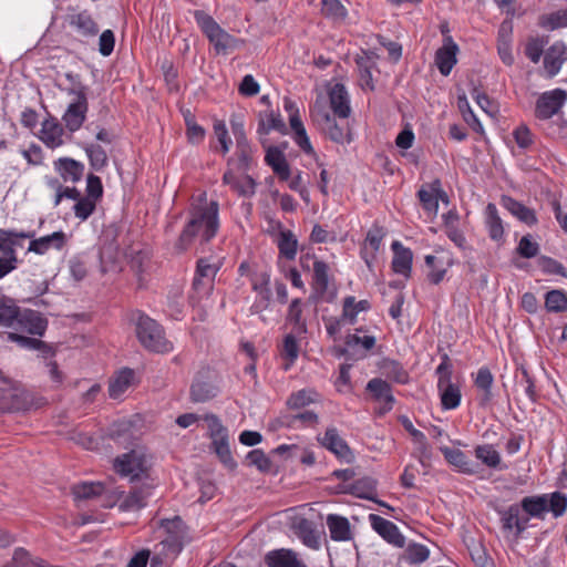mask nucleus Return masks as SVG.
Instances as JSON below:
<instances>
[{
    "label": "nucleus",
    "instance_id": "052dcab7",
    "mask_svg": "<svg viewBox=\"0 0 567 567\" xmlns=\"http://www.w3.org/2000/svg\"><path fill=\"white\" fill-rule=\"evenodd\" d=\"M537 264L544 274L558 275L564 278H567L566 267L561 262L551 257L540 256L537 260Z\"/></svg>",
    "mask_w": 567,
    "mask_h": 567
},
{
    "label": "nucleus",
    "instance_id": "ddd939ff",
    "mask_svg": "<svg viewBox=\"0 0 567 567\" xmlns=\"http://www.w3.org/2000/svg\"><path fill=\"white\" fill-rule=\"evenodd\" d=\"M369 522L372 528L389 544L402 548L405 545V538L401 534L399 527L377 514L369 515Z\"/></svg>",
    "mask_w": 567,
    "mask_h": 567
},
{
    "label": "nucleus",
    "instance_id": "58836bf2",
    "mask_svg": "<svg viewBox=\"0 0 567 567\" xmlns=\"http://www.w3.org/2000/svg\"><path fill=\"white\" fill-rule=\"evenodd\" d=\"M134 378L132 369L121 370L114 379L110 381L109 394L112 399H118L131 385Z\"/></svg>",
    "mask_w": 567,
    "mask_h": 567
},
{
    "label": "nucleus",
    "instance_id": "864d4df0",
    "mask_svg": "<svg viewBox=\"0 0 567 567\" xmlns=\"http://www.w3.org/2000/svg\"><path fill=\"white\" fill-rule=\"evenodd\" d=\"M322 13L334 21H342L348 14V10L340 0H320Z\"/></svg>",
    "mask_w": 567,
    "mask_h": 567
},
{
    "label": "nucleus",
    "instance_id": "4468645a",
    "mask_svg": "<svg viewBox=\"0 0 567 567\" xmlns=\"http://www.w3.org/2000/svg\"><path fill=\"white\" fill-rule=\"evenodd\" d=\"M458 45L454 42L451 35L443 39V45L435 52V64L440 73L447 76L454 65L457 63Z\"/></svg>",
    "mask_w": 567,
    "mask_h": 567
},
{
    "label": "nucleus",
    "instance_id": "412c9836",
    "mask_svg": "<svg viewBox=\"0 0 567 567\" xmlns=\"http://www.w3.org/2000/svg\"><path fill=\"white\" fill-rule=\"evenodd\" d=\"M53 168L65 183H78L84 174V164L71 157H60L53 162Z\"/></svg>",
    "mask_w": 567,
    "mask_h": 567
},
{
    "label": "nucleus",
    "instance_id": "9b49d317",
    "mask_svg": "<svg viewBox=\"0 0 567 567\" xmlns=\"http://www.w3.org/2000/svg\"><path fill=\"white\" fill-rule=\"evenodd\" d=\"M329 271L330 267L326 261L315 258L311 281L312 293L309 300H312L313 302H317L322 299H326L328 301L330 300V298L326 297L329 291Z\"/></svg>",
    "mask_w": 567,
    "mask_h": 567
},
{
    "label": "nucleus",
    "instance_id": "774afa93",
    "mask_svg": "<svg viewBox=\"0 0 567 567\" xmlns=\"http://www.w3.org/2000/svg\"><path fill=\"white\" fill-rule=\"evenodd\" d=\"M548 495V511L555 517L563 516L567 511V496L561 492H554Z\"/></svg>",
    "mask_w": 567,
    "mask_h": 567
},
{
    "label": "nucleus",
    "instance_id": "ea45409f",
    "mask_svg": "<svg viewBox=\"0 0 567 567\" xmlns=\"http://www.w3.org/2000/svg\"><path fill=\"white\" fill-rule=\"evenodd\" d=\"M22 404V393L18 388H0V411L6 412L19 410Z\"/></svg>",
    "mask_w": 567,
    "mask_h": 567
},
{
    "label": "nucleus",
    "instance_id": "9d476101",
    "mask_svg": "<svg viewBox=\"0 0 567 567\" xmlns=\"http://www.w3.org/2000/svg\"><path fill=\"white\" fill-rule=\"evenodd\" d=\"M473 383L476 389V401L481 408L488 406L494 398V375L486 365L481 367L476 373L472 374Z\"/></svg>",
    "mask_w": 567,
    "mask_h": 567
},
{
    "label": "nucleus",
    "instance_id": "49530a36",
    "mask_svg": "<svg viewBox=\"0 0 567 567\" xmlns=\"http://www.w3.org/2000/svg\"><path fill=\"white\" fill-rule=\"evenodd\" d=\"M319 394L312 389H301L293 392L287 399V406L290 410H301L311 403L317 402Z\"/></svg>",
    "mask_w": 567,
    "mask_h": 567
},
{
    "label": "nucleus",
    "instance_id": "a878e982",
    "mask_svg": "<svg viewBox=\"0 0 567 567\" xmlns=\"http://www.w3.org/2000/svg\"><path fill=\"white\" fill-rule=\"evenodd\" d=\"M378 481L372 476H363L349 484L346 493L358 498L375 501Z\"/></svg>",
    "mask_w": 567,
    "mask_h": 567
},
{
    "label": "nucleus",
    "instance_id": "338daca9",
    "mask_svg": "<svg viewBox=\"0 0 567 567\" xmlns=\"http://www.w3.org/2000/svg\"><path fill=\"white\" fill-rule=\"evenodd\" d=\"M250 466L257 467L260 472H269L271 470V461L262 450L256 449L250 451L246 456Z\"/></svg>",
    "mask_w": 567,
    "mask_h": 567
},
{
    "label": "nucleus",
    "instance_id": "4be33fe9",
    "mask_svg": "<svg viewBox=\"0 0 567 567\" xmlns=\"http://www.w3.org/2000/svg\"><path fill=\"white\" fill-rule=\"evenodd\" d=\"M265 162L271 167L280 181L287 182L290 178L291 171L289 163L282 151H280L277 146L268 147Z\"/></svg>",
    "mask_w": 567,
    "mask_h": 567
},
{
    "label": "nucleus",
    "instance_id": "37998d69",
    "mask_svg": "<svg viewBox=\"0 0 567 567\" xmlns=\"http://www.w3.org/2000/svg\"><path fill=\"white\" fill-rule=\"evenodd\" d=\"M369 309L370 303L368 300L357 301L353 296H348L343 300L342 319L347 320L350 324H354L359 312L367 311Z\"/></svg>",
    "mask_w": 567,
    "mask_h": 567
},
{
    "label": "nucleus",
    "instance_id": "c85d7f7f",
    "mask_svg": "<svg viewBox=\"0 0 567 567\" xmlns=\"http://www.w3.org/2000/svg\"><path fill=\"white\" fill-rule=\"evenodd\" d=\"M485 226L488 236L494 241H501L504 237L503 220L498 215L495 204L488 203L485 208Z\"/></svg>",
    "mask_w": 567,
    "mask_h": 567
},
{
    "label": "nucleus",
    "instance_id": "7ed1b4c3",
    "mask_svg": "<svg viewBox=\"0 0 567 567\" xmlns=\"http://www.w3.org/2000/svg\"><path fill=\"white\" fill-rule=\"evenodd\" d=\"M194 19L217 54H227L238 48L240 40L224 30L207 12L196 10Z\"/></svg>",
    "mask_w": 567,
    "mask_h": 567
},
{
    "label": "nucleus",
    "instance_id": "6e6d98bb",
    "mask_svg": "<svg viewBox=\"0 0 567 567\" xmlns=\"http://www.w3.org/2000/svg\"><path fill=\"white\" fill-rule=\"evenodd\" d=\"M430 555V550L422 544H409L404 551V560L411 565H419L424 563Z\"/></svg>",
    "mask_w": 567,
    "mask_h": 567
},
{
    "label": "nucleus",
    "instance_id": "f704fd0d",
    "mask_svg": "<svg viewBox=\"0 0 567 567\" xmlns=\"http://www.w3.org/2000/svg\"><path fill=\"white\" fill-rule=\"evenodd\" d=\"M8 340L11 342H16L19 347L23 349L38 350L42 353L44 358H48L53 354V350L49 344L35 338L25 337L16 332H9Z\"/></svg>",
    "mask_w": 567,
    "mask_h": 567
},
{
    "label": "nucleus",
    "instance_id": "72a5a7b5",
    "mask_svg": "<svg viewBox=\"0 0 567 567\" xmlns=\"http://www.w3.org/2000/svg\"><path fill=\"white\" fill-rule=\"evenodd\" d=\"M63 127L53 121H44L41 128V141L50 148L61 146L63 142Z\"/></svg>",
    "mask_w": 567,
    "mask_h": 567
},
{
    "label": "nucleus",
    "instance_id": "e433bc0d",
    "mask_svg": "<svg viewBox=\"0 0 567 567\" xmlns=\"http://www.w3.org/2000/svg\"><path fill=\"white\" fill-rule=\"evenodd\" d=\"M272 130L281 134L287 133V126L280 114L269 111L266 112L264 116H260L257 133L260 135H267Z\"/></svg>",
    "mask_w": 567,
    "mask_h": 567
},
{
    "label": "nucleus",
    "instance_id": "aec40b11",
    "mask_svg": "<svg viewBox=\"0 0 567 567\" xmlns=\"http://www.w3.org/2000/svg\"><path fill=\"white\" fill-rule=\"evenodd\" d=\"M446 462L456 467L458 472L466 475H475L480 472L478 464L472 462L466 454L458 449H451L449 446L440 447Z\"/></svg>",
    "mask_w": 567,
    "mask_h": 567
},
{
    "label": "nucleus",
    "instance_id": "a18cd8bd",
    "mask_svg": "<svg viewBox=\"0 0 567 567\" xmlns=\"http://www.w3.org/2000/svg\"><path fill=\"white\" fill-rule=\"evenodd\" d=\"M474 454L484 465L489 468H499L502 457L499 452L492 444L477 445L474 449Z\"/></svg>",
    "mask_w": 567,
    "mask_h": 567
},
{
    "label": "nucleus",
    "instance_id": "2eb2a0df",
    "mask_svg": "<svg viewBox=\"0 0 567 567\" xmlns=\"http://www.w3.org/2000/svg\"><path fill=\"white\" fill-rule=\"evenodd\" d=\"M69 237L64 231H54L50 235L33 238L29 243L28 251L37 255H44L51 249L60 251L66 246Z\"/></svg>",
    "mask_w": 567,
    "mask_h": 567
},
{
    "label": "nucleus",
    "instance_id": "473e14b6",
    "mask_svg": "<svg viewBox=\"0 0 567 567\" xmlns=\"http://www.w3.org/2000/svg\"><path fill=\"white\" fill-rule=\"evenodd\" d=\"M153 484L143 483L141 486H134L123 501V506L127 509H140L146 506V499L152 494Z\"/></svg>",
    "mask_w": 567,
    "mask_h": 567
},
{
    "label": "nucleus",
    "instance_id": "603ef678",
    "mask_svg": "<svg viewBox=\"0 0 567 567\" xmlns=\"http://www.w3.org/2000/svg\"><path fill=\"white\" fill-rule=\"evenodd\" d=\"M105 487L102 483H82L74 485L72 488L73 495L78 499H90L100 496Z\"/></svg>",
    "mask_w": 567,
    "mask_h": 567
},
{
    "label": "nucleus",
    "instance_id": "f3484780",
    "mask_svg": "<svg viewBox=\"0 0 567 567\" xmlns=\"http://www.w3.org/2000/svg\"><path fill=\"white\" fill-rule=\"evenodd\" d=\"M264 563L267 567H307L298 553L289 548L269 550L264 556Z\"/></svg>",
    "mask_w": 567,
    "mask_h": 567
},
{
    "label": "nucleus",
    "instance_id": "4d7b16f0",
    "mask_svg": "<svg viewBox=\"0 0 567 567\" xmlns=\"http://www.w3.org/2000/svg\"><path fill=\"white\" fill-rule=\"evenodd\" d=\"M539 25L546 30H556L567 27V11L558 10L549 14L542 16Z\"/></svg>",
    "mask_w": 567,
    "mask_h": 567
},
{
    "label": "nucleus",
    "instance_id": "de8ad7c7",
    "mask_svg": "<svg viewBox=\"0 0 567 567\" xmlns=\"http://www.w3.org/2000/svg\"><path fill=\"white\" fill-rule=\"evenodd\" d=\"M545 308L548 312L567 311V293L561 289H553L546 292Z\"/></svg>",
    "mask_w": 567,
    "mask_h": 567
},
{
    "label": "nucleus",
    "instance_id": "20e7f679",
    "mask_svg": "<svg viewBox=\"0 0 567 567\" xmlns=\"http://www.w3.org/2000/svg\"><path fill=\"white\" fill-rule=\"evenodd\" d=\"M136 336L144 348L150 351L166 353L173 349L166 340L162 327L148 316L136 313Z\"/></svg>",
    "mask_w": 567,
    "mask_h": 567
},
{
    "label": "nucleus",
    "instance_id": "cd10ccee",
    "mask_svg": "<svg viewBox=\"0 0 567 567\" xmlns=\"http://www.w3.org/2000/svg\"><path fill=\"white\" fill-rule=\"evenodd\" d=\"M270 277L267 274H261L258 278L252 281V289L257 293V300L252 305L251 309L255 312L265 310L269 307L271 300Z\"/></svg>",
    "mask_w": 567,
    "mask_h": 567
},
{
    "label": "nucleus",
    "instance_id": "bf43d9fd",
    "mask_svg": "<svg viewBox=\"0 0 567 567\" xmlns=\"http://www.w3.org/2000/svg\"><path fill=\"white\" fill-rule=\"evenodd\" d=\"M281 355L284 359L288 360V364L285 367L286 370H288L289 367L293 364L298 359L299 344L293 334L289 333L285 337L281 348Z\"/></svg>",
    "mask_w": 567,
    "mask_h": 567
},
{
    "label": "nucleus",
    "instance_id": "5fc2aeb1",
    "mask_svg": "<svg viewBox=\"0 0 567 567\" xmlns=\"http://www.w3.org/2000/svg\"><path fill=\"white\" fill-rule=\"evenodd\" d=\"M298 532H299V536H300L302 543L307 547L312 548V549L319 548V546H320L319 536H318L317 532L315 530V528L312 527V524L309 520L302 519L298 524Z\"/></svg>",
    "mask_w": 567,
    "mask_h": 567
},
{
    "label": "nucleus",
    "instance_id": "79ce46f5",
    "mask_svg": "<svg viewBox=\"0 0 567 567\" xmlns=\"http://www.w3.org/2000/svg\"><path fill=\"white\" fill-rule=\"evenodd\" d=\"M367 390L370 391L377 400H383L388 410H391L394 403V396L391 392L390 384L379 378L371 379L367 384Z\"/></svg>",
    "mask_w": 567,
    "mask_h": 567
},
{
    "label": "nucleus",
    "instance_id": "a19ab883",
    "mask_svg": "<svg viewBox=\"0 0 567 567\" xmlns=\"http://www.w3.org/2000/svg\"><path fill=\"white\" fill-rule=\"evenodd\" d=\"M302 300L300 298H295L291 300L287 311V321L293 326V329L298 334L307 332V323L302 318Z\"/></svg>",
    "mask_w": 567,
    "mask_h": 567
},
{
    "label": "nucleus",
    "instance_id": "a211bd4d",
    "mask_svg": "<svg viewBox=\"0 0 567 567\" xmlns=\"http://www.w3.org/2000/svg\"><path fill=\"white\" fill-rule=\"evenodd\" d=\"M567 61V45L557 41L553 43L544 54V69L548 78L557 75Z\"/></svg>",
    "mask_w": 567,
    "mask_h": 567
},
{
    "label": "nucleus",
    "instance_id": "f257e3e1",
    "mask_svg": "<svg viewBox=\"0 0 567 567\" xmlns=\"http://www.w3.org/2000/svg\"><path fill=\"white\" fill-rule=\"evenodd\" d=\"M218 229L219 205L215 200L208 202L203 194L190 204L187 223L174 244V250L178 254L187 251L196 238L207 244L217 235Z\"/></svg>",
    "mask_w": 567,
    "mask_h": 567
},
{
    "label": "nucleus",
    "instance_id": "393cba45",
    "mask_svg": "<svg viewBox=\"0 0 567 567\" xmlns=\"http://www.w3.org/2000/svg\"><path fill=\"white\" fill-rule=\"evenodd\" d=\"M14 240L0 238V279L12 272L18 267V257L14 249Z\"/></svg>",
    "mask_w": 567,
    "mask_h": 567
},
{
    "label": "nucleus",
    "instance_id": "423d86ee",
    "mask_svg": "<svg viewBox=\"0 0 567 567\" xmlns=\"http://www.w3.org/2000/svg\"><path fill=\"white\" fill-rule=\"evenodd\" d=\"M65 22L83 41L94 39L100 31L97 22L87 9H71L65 17Z\"/></svg>",
    "mask_w": 567,
    "mask_h": 567
},
{
    "label": "nucleus",
    "instance_id": "8fccbe9b",
    "mask_svg": "<svg viewBox=\"0 0 567 567\" xmlns=\"http://www.w3.org/2000/svg\"><path fill=\"white\" fill-rule=\"evenodd\" d=\"M388 379L399 384H406L410 380L408 371L395 360H385L382 365Z\"/></svg>",
    "mask_w": 567,
    "mask_h": 567
},
{
    "label": "nucleus",
    "instance_id": "39448f33",
    "mask_svg": "<svg viewBox=\"0 0 567 567\" xmlns=\"http://www.w3.org/2000/svg\"><path fill=\"white\" fill-rule=\"evenodd\" d=\"M114 468L120 475L130 477L131 483L148 478L146 458L144 454L135 450L116 457Z\"/></svg>",
    "mask_w": 567,
    "mask_h": 567
},
{
    "label": "nucleus",
    "instance_id": "e2e57ef3",
    "mask_svg": "<svg viewBox=\"0 0 567 567\" xmlns=\"http://www.w3.org/2000/svg\"><path fill=\"white\" fill-rule=\"evenodd\" d=\"M363 329L359 328L355 330V333H350L346 337L344 343L348 348H354L357 346H361L365 351H370L374 348L377 343V339L373 336H359V332H362Z\"/></svg>",
    "mask_w": 567,
    "mask_h": 567
},
{
    "label": "nucleus",
    "instance_id": "c756f323",
    "mask_svg": "<svg viewBox=\"0 0 567 567\" xmlns=\"http://www.w3.org/2000/svg\"><path fill=\"white\" fill-rule=\"evenodd\" d=\"M355 63L362 89L373 91L374 84L372 79V69L375 66L373 56L368 52H363L362 55L357 56Z\"/></svg>",
    "mask_w": 567,
    "mask_h": 567
},
{
    "label": "nucleus",
    "instance_id": "f8f14e48",
    "mask_svg": "<svg viewBox=\"0 0 567 567\" xmlns=\"http://www.w3.org/2000/svg\"><path fill=\"white\" fill-rule=\"evenodd\" d=\"M417 197L423 209L433 215L437 214L439 199L445 203L449 202L440 179H434L432 183L423 185L417 192Z\"/></svg>",
    "mask_w": 567,
    "mask_h": 567
},
{
    "label": "nucleus",
    "instance_id": "c9c22d12",
    "mask_svg": "<svg viewBox=\"0 0 567 567\" xmlns=\"http://www.w3.org/2000/svg\"><path fill=\"white\" fill-rule=\"evenodd\" d=\"M290 127L292 131V140L299 146V148L307 155L315 153L312 144L309 140L307 131L300 116H292L290 120Z\"/></svg>",
    "mask_w": 567,
    "mask_h": 567
},
{
    "label": "nucleus",
    "instance_id": "3c124183",
    "mask_svg": "<svg viewBox=\"0 0 567 567\" xmlns=\"http://www.w3.org/2000/svg\"><path fill=\"white\" fill-rule=\"evenodd\" d=\"M284 425L288 427L316 426L319 423V415L313 411L306 410L286 417Z\"/></svg>",
    "mask_w": 567,
    "mask_h": 567
},
{
    "label": "nucleus",
    "instance_id": "bb28decb",
    "mask_svg": "<svg viewBox=\"0 0 567 567\" xmlns=\"http://www.w3.org/2000/svg\"><path fill=\"white\" fill-rule=\"evenodd\" d=\"M502 205L506 208L513 216H515L522 223L532 226L537 223V217L534 209L525 206L523 203L514 199L511 196H502L501 199Z\"/></svg>",
    "mask_w": 567,
    "mask_h": 567
},
{
    "label": "nucleus",
    "instance_id": "7c9ffc66",
    "mask_svg": "<svg viewBox=\"0 0 567 567\" xmlns=\"http://www.w3.org/2000/svg\"><path fill=\"white\" fill-rule=\"evenodd\" d=\"M520 508L528 516L543 519L548 512V495L526 496L520 502Z\"/></svg>",
    "mask_w": 567,
    "mask_h": 567
},
{
    "label": "nucleus",
    "instance_id": "f03ea898",
    "mask_svg": "<svg viewBox=\"0 0 567 567\" xmlns=\"http://www.w3.org/2000/svg\"><path fill=\"white\" fill-rule=\"evenodd\" d=\"M310 116L318 128L327 138L337 144H349L352 142L351 127L348 118H338L322 106L315 105Z\"/></svg>",
    "mask_w": 567,
    "mask_h": 567
},
{
    "label": "nucleus",
    "instance_id": "6ab92c4d",
    "mask_svg": "<svg viewBox=\"0 0 567 567\" xmlns=\"http://www.w3.org/2000/svg\"><path fill=\"white\" fill-rule=\"evenodd\" d=\"M89 111L87 99L73 100L66 111L64 112L62 120L70 132H76L83 125L86 113Z\"/></svg>",
    "mask_w": 567,
    "mask_h": 567
},
{
    "label": "nucleus",
    "instance_id": "5701e85b",
    "mask_svg": "<svg viewBox=\"0 0 567 567\" xmlns=\"http://www.w3.org/2000/svg\"><path fill=\"white\" fill-rule=\"evenodd\" d=\"M330 537L334 542H349L353 538L349 519L338 514H329L326 519Z\"/></svg>",
    "mask_w": 567,
    "mask_h": 567
},
{
    "label": "nucleus",
    "instance_id": "0eeeda50",
    "mask_svg": "<svg viewBox=\"0 0 567 567\" xmlns=\"http://www.w3.org/2000/svg\"><path fill=\"white\" fill-rule=\"evenodd\" d=\"M317 440L322 447L331 452L341 462L349 464L354 461L353 452L344 439L340 435L337 427H327L323 435H319Z\"/></svg>",
    "mask_w": 567,
    "mask_h": 567
},
{
    "label": "nucleus",
    "instance_id": "2f4dec72",
    "mask_svg": "<svg viewBox=\"0 0 567 567\" xmlns=\"http://www.w3.org/2000/svg\"><path fill=\"white\" fill-rule=\"evenodd\" d=\"M443 410H454L460 406L462 393L460 386L453 382L437 384Z\"/></svg>",
    "mask_w": 567,
    "mask_h": 567
},
{
    "label": "nucleus",
    "instance_id": "13d9d810",
    "mask_svg": "<svg viewBox=\"0 0 567 567\" xmlns=\"http://www.w3.org/2000/svg\"><path fill=\"white\" fill-rule=\"evenodd\" d=\"M220 268L217 262H212L209 258H199L196 264L195 275L206 279L208 282H215L216 275Z\"/></svg>",
    "mask_w": 567,
    "mask_h": 567
},
{
    "label": "nucleus",
    "instance_id": "680f3d73",
    "mask_svg": "<svg viewBox=\"0 0 567 567\" xmlns=\"http://www.w3.org/2000/svg\"><path fill=\"white\" fill-rule=\"evenodd\" d=\"M215 396L214 388L203 381H194L190 386V399L194 402H205Z\"/></svg>",
    "mask_w": 567,
    "mask_h": 567
},
{
    "label": "nucleus",
    "instance_id": "6e6552de",
    "mask_svg": "<svg viewBox=\"0 0 567 567\" xmlns=\"http://www.w3.org/2000/svg\"><path fill=\"white\" fill-rule=\"evenodd\" d=\"M567 100V93L561 89L544 92L536 101L535 116L549 120L556 115Z\"/></svg>",
    "mask_w": 567,
    "mask_h": 567
},
{
    "label": "nucleus",
    "instance_id": "dca6fc26",
    "mask_svg": "<svg viewBox=\"0 0 567 567\" xmlns=\"http://www.w3.org/2000/svg\"><path fill=\"white\" fill-rule=\"evenodd\" d=\"M329 104L332 115L338 118H349L352 113L350 106V96L346 86L341 83H336L328 92Z\"/></svg>",
    "mask_w": 567,
    "mask_h": 567
},
{
    "label": "nucleus",
    "instance_id": "b1692460",
    "mask_svg": "<svg viewBox=\"0 0 567 567\" xmlns=\"http://www.w3.org/2000/svg\"><path fill=\"white\" fill-rule=\"evenodd\" d=\"M393 250L392 269L399 275L410 276L413 254L411 249L404 247L400 241L394 240L391 245Z\"/></svg>",
    "mask_w": 567,
    "mask_h": 567
},
{
    "label": "nucleus",
    "instance_id": "4c0bfd02",
    "mask_svg": "<svg viewBox=\"0 0 567 567\" xmlns=\"http://www.w3.org/2000/svg\"><path fill=\"white\" fill-rule=\"evenodd\" d=\"M64 79L68 84L63 87L60 86L61 91L65 92L69 96H72L73 100L87 99L89 86L82 82L80 74L66 72L64 74Z\"/></svg>",
    "mask_w": 567,
    "mask_h": 567
},
{
    "label": "nucleus",
    "instance_id": "c03bdc74",
    "mask_svg": "<svg viewBox=\"0 0 567 567\" xmlns=\"http://www.w3.org/2000/svg\"><path fill=\"white\" fill-rule=\"evenodd\" d=\"M280 256L293 260L298 251V240L291 230H281L277 241Z\"/></svg>",
    "mask_w": 567,
    "mask_h": 567
},
{
    "label": "nucleus",
    "instance_id": "0e129e2a",
    "mask_svg": "<svg viewBox=\"0 0 567 567\" xmlns=\"http://www.w3.org/2000/svg\"><path fill=\"white\" fill-rule=\"evenodd\" d=\"M97 202L82 196L73 206V213L76 218L84 221L86 220L95 210Z\"/></svg>",
    "mask_w": 567,
    "mask_h": 567
},
{
    "label": "nucleus",
    "instance_id": "09e8293b",
    "mask_svg": "<svg viewBox=\"0 0 567 567\" xmlns=\"http://www.w3.org/2000/svg\"><path fill=\"white\" fill-rule=\"evenodd\" d=\"M85 153L89 157L91 167L96 171H103L109 163V158L105 150L99 144H87L85 147Z\"/></svg>",
    "mask_w": 567,
    "mask_h": 567
},
{
    "label": "nucleus",
    "instance_id": "1a4fd4ad",
    "mask_svg": "<svg viewBox=\"0 0 567 567\" xmlns=\"http://www.w3.org/2000/svg\"><path fill=\"white\" fill-rule=\"evenodd\" d=\"M48 319L41 312L32 309H20L12 328L42 337L48 329Z\"/></svg>",
    "mask_w": 567,
    "mask_h": 567
},
{
    "label": "nucleus",
    "instance_id": "69168bd1",
    "mask_svg": "<svg viewBox=\"0 0 567 567\" xmlns=\"http://www.w3.org/2000/svg\"><path fill=\"white\" fill-rule=\"evenodd\" d=\"M516 250L520 257L530 259L538 255L539 244L533 240L532 235L528 234L520 238Z\"/></svg>",
    "mask_w": 567,
    "mask_h": 567
}]
</instances>
